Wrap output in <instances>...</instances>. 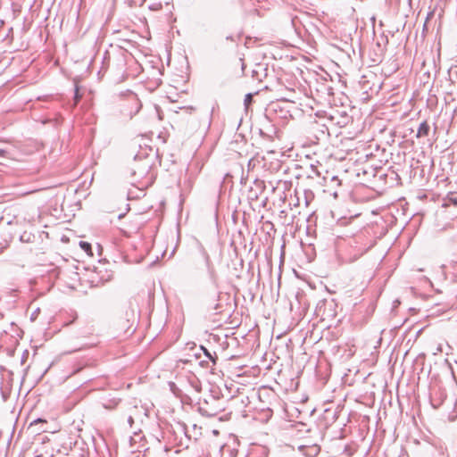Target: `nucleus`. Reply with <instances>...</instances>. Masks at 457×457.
Masks as SVG:
<instances>
[{
    "label": "nucleus",
    "mask_w": 457,
    "mask_h": 457,
    "mask_svg": "<svg viewBox=\"0 0 457 457\" xmlns=\"http://www.w3.org/2000/svg\"><path fill=\"white\" fill-rule=\"evenodd\" d=\"M148 151H152V148H145L142 153L137 154L134 157V163L131 167V178L135 182H139L150 171L152 164L148 159Z\"/></svg>",
    "instance_id": "obj_1"
},
{
    "label": "nucleus",
    "mask_w": 457,
    "mask_h": 457,
    "mask_svg": "<svg viewBox=\"0 0 457 457\" xmlns=\"http://www.w3.org/2000/svg\"><path fill=\"white\" fill-rule=\"evenodd\" d=\"M197 250L199 256L209 273L210 278L213 279L215 277V269L207 250L200 242L197 243Z\"/></svg>",
    "instance_id": "obj_2"
},
{
    "label": "nucleus",
    "mask_w": 457,
    "mask_h": 457,
    "mask_svg": "<svg viewBox=\"0 0 457 457\" xmlns=\"http://www.w3.org/2000/svg\"><path fill=\"white\" fill-rule=\"evenodd\" d=\"M136 321V315L133 310L126 312L125 318L119 320L118 326L125 333H129Z\"/></svg>",
    "instance_id": "obj_3"
},
{
    "label": "nucleus",
    "mask_w": 457,
    "mask_h": 457,
    "mask_svg": "<svg viewBox=\"0 0 457 457\" xmlns=\"http://www.w3.org/2000/svg\"><path fill=\"white\" fill-rule=\"evenodd\" d=\"M131 416L137 420L142 421L144 417L147 416V410L143 406H133L129 411Z\"/></svg>",
    "instance_id": "obj_4"
},
{
    "label": "nucleus",
    "mask_w": 457,
    "mask_h": 457,
    "mask_svg": "<svg viewBox=\"0 0 457 457\" xmlns=\"http://www.w3.org/2000/svg\"><path fill=\"white\" fill-rule=\"evenodd\" d=\"M429 131H430V126L428 125V123L426 120H424L420 124L416 137H427L428 135Z\"/></svg>",
    "instance_id": "obj_5"
},
{
    "label": "nucleus",
    "mask_w": 457,
    "mask_h": 457,
    "mask_svg": "<svg viewBox=\"0 0 457 457\" xmlns=\"http://www.w3.org/2000/svg\"><path fill=\"white\" fill-rule=\"evenodd\" d=\"M223 410L222 407L214 408L212 410H206L204 406L199 407V411L201 414L206 416V417H213L216 414H218L220 411Z\"/></svg>",
    "instance_id": "obj_6"
},
{
    "label": "nucleus",
    "mask_w": 457,
    "mask_h": 457,
    "mask_svg": "<svg viewBox=\"0 0 457 457\" xmlns=\"http://www.w3.org/2000/svg\"><path fill=\"white\" fill-rule=\"evenodd\" d=\"M188 382L196 392H200V390H201L200 381L197 379V378L195 376H194V375L189 376Z\"/></svg>",
    "instance_id": "obj_7"
},
{
    "label": "nucleus",
    "mask_w": 457,
    "mask_h": 457,
    "mask_svg": "<svg viewBox=\"0 0 457 457\" xmlns=\"http://www.w3.org/2000/svg\"><path fill=\"white\" fill-rule=\"evenodd\" d=\"M79 246L88 255H93L91 244H89L88 242H86V241H80Z\"/></svg>",
    "instance_id": "obj_8"
},
{
    "label": "nucleus",
    "mask_w": 457,
    "mask_h": 457,
    "mask_svg": "<svg viewBox=\"0 0 457 457\" xmlns=\"http://www.w3.org/2000/svg\"><path fill=\"white\" fill-rule=\"evenodd\" d=\"M201 349L204 351V355L210 360L212 361V363L215 365L216 364V359H217V356L216 354H212L206 348H204V346L201 347Z\"/></svg>",
    "instance_id": "obj_9"
},
{
    "label": "nucleus",
    "mask_w": 457,
    "mask_h": 457,
    "mask_svg": "<svg viewBox=\"0 0 457 457\" xmlns=\"http://www.w3.org/2000/svg\"><path fill=\"white\" fill-rule=\"evenodd\" d=\"M170 389L177 396H180L181 390L179 389L174 383L170 384Z\"/></svg>",
    "instance_id": "obj_10"
},
{
    "label": "nucleus",
    "mask_w": 457,
    "mask_h": 457,
    "mask_svg": "<svg viewBox=\"0 0 457 457\" xmlns=\"http://www.w3.org/2000/svg\"><path fill=\"white\" fill-rule=\"evenodd\" d=\"M80 98H81V96L79 94V88L76 87V89H75V96H74L75 104H77L79 103Z\"/></svg>",
    "instance_id": "obj_11"
},
{
    "label": "nucleus",
    "mask_w": 457,
    "mask_h": 457,
    "mask_svg": "<svg viewBox=\"0 0 457 457\" xmlns=\"http://www.w3.org/2000/svg\"><path fill=\"white\" fill-rule=\"evenodd\" d=\"M135 420H136L133 418V416H131L130 413L129 412L128 423L129 424L130 427H132V425L135 422Z\"/></svg>",
    "instance_id": "obj_12"
},
{
    "label": "nucleus",
    "mask_w": 457,
    "mask_h": 457,
    "mask_svg": "<svg viewBox=\"0 0 457 457\" xmlns=\"http://www.w3.org/2000/svg\"><path fill=\"white\" fill-rule=\"evenodd\" d=\"M251 100H252V96H251V94H247V95L245 96V104H247L249 102H251Z\"/></svg>",
    "instance_id": "obj_13"
},
{
    "label": "nucleus",
    "mask_w": 457,
    "mask_h": 457,
    "mask_svg": "<svg viewBox=\"0 0 457 457\" xmlns=\"http://www.w3.org/2000/svg\"><path fill=\"white\" fill-rule=\"evenodd\" d=\"M39 422H45L44 420H42L41 419H37V420H35L34 421H32L30 423V427H33V426H36L37 423Z\"/></svg>",
    "instance_id": "obj_14"
},
{
    "label": "nucleus",
    "mask_w": 457,
    "mask_h": 457,
    "mask_svg": "<svg viewBox=\"0 0 457 457\" xmlns=\"http://www.w3.org/2000/svg\"><path fill=\"white\" fill-rule=\"evenodd\" d=\"M331 181H335V182H337V185H340V181L337 176H332Z\"/></svg>",
    "instance_id": "obj_15"
},
{
    "label": "nucleus",
    "mask_w": 457,
    "mask_h": 457,
    "mask_svg": "<svg viewBox=\"0 0 457 457\" xmlns=\"http://www.w3.org/2000/svg\"><path fill=\"white\" fill-rule=\"evenodd\" d=\"M4 150H2V149H0V157H1V156H3V155H4Z\"/></svg>",
    "instance_id": "obj_16"
},
{
    "label": "nucleus",
    "mask_w": 457,
    "mask_h": 457,
    "mask_svg": "<svg viewBox=\"0 0 457 457\" xmlns=\"http://www.w3.org/2000/svg\"><path fill=\"white\" fill-rule=\"evenodd\" d=\"M255 73H257L256 71H253V77L254 78L255 77Z\"/></svg>",
    "instance_id": "obj_17"
},
{
    "label": "nucleus",
    "mask_w": 457,
    "mask_h": 457,
    "mask_svg": "<svg viewBox=\"0 0 457 457\" xmlns=\"http://www.w3.org/2000/svg\"><path fill=\"white\" fill-rule=\"evenodd\" d=\"M227 39L232 40V37H227Z\"/></svg>",
    "instance_id": "obj_18"
}]
</instances>
